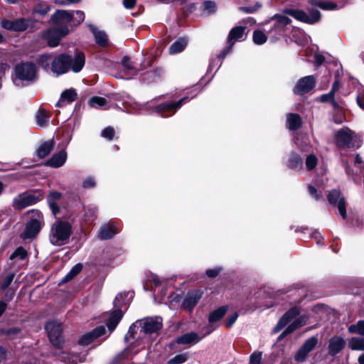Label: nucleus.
<instances>
[{
  "label": "nucleus",
  "mask_w": 364,
  "mask_h": 364,
  "mask_svg": "<svg viewBox=\"0 0 364 364\" xmlns=\"http://www.w3.org/2000/svg\"><path fill=\"white\" fill-rule=\"evenodd\" d=\"M85 62V57L82 53H78L74 58L66 54H59L53 58L51 55H43L39 59V63L46 69L49 68L51 64L50 70L56 75L66 73L70 69L78 73L83 68Z\"/></svg>",
  "instance_id": "obj_1"
},
{
  "label": "nucleus",
  "mask_w": 364,
  "mask_h": 364,
  "mask_svg": "<svg viewBox=\"0 0 364 364\" xmlns=\"http://www.w3.org/2000/svg\"><path fill=\"white\" fill-rule=\"evenodd\" d=\"M187 99L188 97H184L178 100L177 102H166L157 106H154L152 101L148 102L144 105H141L136 102L134 99L128 97L124 102V107L126 109H130L128 110V112H131V110L139 111L142 109H154L156 112L160 114L164 117H167L173 114L176 110L179 109L187 100Z\"/></svg>",
  "instance_id": "obj_2"
},
{
  "label": "nucleus",
  "mask_w": 364,
  "mask_h": 364,
  "mask_svg": "<svg viewBox=\"0 0 364 364\" xmlns=\"http://www.w3.org/2000/svg\"><path fill=\"white\" fill-rule=\"evenodd\" d=\"M141 329L140 333L144 334L141 341L137 340L136 343H133L130 347L126 349V357H129V354L133 355L137 353L140 349L145 347V342L148 340L147 334L157 332L162 327V318L160 316L151 317L144 319L140 322Z\"/></svg>",
  "instance_id": "obj_3"
},
{
  "label": "nucleus",
  "mask_w": 364,
  "mask_h": 364,
  "mask_svg": "<svg viewBox=\"0 0 364 364\" xmlns=\"http://www.w3.org/2000/svg\"><path fill=\"white\" fill-rule=\"evenodd\" d=\"M71 232L72 227L68 222L57 220L50 228L49 240L53 245L62 246L68 243Z\"/></svg>",
  "instance_id": "obj_4"
},
{
  "label": "nucleus",
  "mask_w": 364,
  "mask_h": 364,
  "mask_svg": "<svg viewBox=\"0 0 364 364\" xmlns=\"http://www.w3.org/2000/svg\"><path fill=\"white\" fill-rule=\"evenodd\" d=\"M26 214L28 215L29 220L21 234V237L24 240L32 239L38 235L44 226L43 216L41 211L36 209L28 210Z\"/></svg>",
  "instance_id": "obj_5"
},
{
  "label": "nucleus",
  "mask_w": 364,
  "mask_h": 364,
  "mask_svg": "<svg viewBox=\"0 0 364 364\" xmlns=\"http://www.w3.org/2000/svg\"><path fill=\"white\" fill-rule=\"evenodd\" d=\"M336 145L343 148L358 149L362 144L360 138L348 127H343L335 133Z\"/></svg>",
  "instance_id": "obj_6"
},
{
  "label": "nucleus",
  "mask_w": 364,
  "mask_h": 364,
  "mask_svg": "<svg viewBox=\"0 0 364 364\" xmlns=\"http://www.w3.org/2000/svg\"><path fill=\"white\" fill-rule=\"evenodd\" d=\"M15 82L17 81H33L36 77V67L32 63H21L14 69Z\"/></svg>",
  "instance_id": "obj_7"
},
{
  "label": "nucleus",
  "mask_w": 364,
  "mask_h": 364,
  "mask_svg": "<svg viewBox=\"0 0 364 364\" xmlns=\"http://www.w3.org/2000/svg\"><path fill=\"white\" fill-rule=\"evenodd\" d=\"M50 341L58 348L63 347L62 327L60 323L53 321L46 323L45 327Z\"/></svg>",
  "instance_id": "obj_8"
},
{
  "label": "nucleus",
  "mask_w": 364,
  "mask_h": 364,
  "mask_svg": "<svg viewBox=\"0 0 364 364\" xmlns=\"http://www.w3.org/2000/svg\"><path fill=\"white\" fill-rule=\"evenodd\" d=\"M286 13L300 21L309 24L317 23L321 19V13L318 10H311L309 14H306L301 10L289 9Z\"/></svg>",
  "instance_id": "obj_9"
},
{
  "label": "nucleus",
  "mask_w": 364,
  "mask_h": 364,
  "mask_svg": "<svg viewBox=\"0 0 364 364\" xmlns=\"http://www.w3.org/2000/svg\"><path fill=\"white\" fill-rule=\"evenodd\" d=\"M69 33L68 27L57 28L56 26L48 29L44 34L45 39L48 41L49 46L55 47L59 44L62 38Z\"/></svg>",
  "instance_id": "obj_10"
},
{
  "label": "nucleus",
  "mask_w": 364,
  "mask_h": 364,
  "mask_svg": "<svg viewBox=\"0 0 364 364\" xmlns=\"http://www.w3.org/2000/svg\"><path fill=\"white\" fill-rule=\"evenodd\" d=\"M328 202L337 206L339 213L343 218H346L347 213L346 210V200L337 190L331 191L328 194Z\"/></svg>",
  "instance_id": "obj_11"
},
{
  "label": "nucleus",
  "mask_w": 364,
  "mask_h": 364,
  "mask_svg": "<svg viewBox=\"0 0 364 364\" xmlns=\"http://www.w3.org/2000/svg\"><path fill=\"white\" fill-rule=\"evenodd\" d=\"M37 198L28 193H21L14 198L13 207L16 210H22L29 205L36 203Z\"/></svg>",
  "instance_id": "obj_12"
},
{
  "label": "nucleus",
  "mask_w": 364,
  "mask_h": 364,
  "mask_svg": "<svg viewBox=\"0 0 364 364\" xmlns=\"http://www.w3.org/2000/svg\"><path fill=\"white\" fill-rule=\"evenodd\" d=\"M315 85L314 76L309 75L301 78L296 83L294 92L296 95H303L313 89Z\"/></svg>",
  "instance_id": "obj_13"
},
{
  "label": "nucleus",
  "mask_w": 364,
  "mask_h": 364,
  "mask_svg": "<svg viewBox=\"0 0 364 364\" xmlns=\"http://www.w3.org/2000/svg\"><path fill=\"white\" fill-rule=\"evenodd\" d=\"M316 343L317 338L316 337H311L306 340L295 355V360L298 362H303L308 353L316 346Z\"/></svg>",
  "instance_id": "obj_14"
},
{
  "label": "nucleus",
  "mask_w": 364,
  "mask_h": 364,
  "mask_svg": "<svg viewBox=\"0 0 364 364\" xmlns=\"http://www.w3.org/2000/svg\"><path fill=\"white\" fill-rule=\"evenodd\" d=\"M202 294L203 292L200 290L188 293L183 301L182 307L188 311H191L198 303Z\"/></svg>",
  "instance_id": "obj_15"
},
{
  "label": "nucleus",
  "mask_w": 364,
  "mask_h": 364,
  "mask_svg": "<svg viewBox=\"0 0 364 364\" xmlns=\"http://www.w3.org/2000/svg\"><path fill=\"white\" fill-rule=\"evenodd\" d=\"M70 11L58 10L52 16V21L57 28L68 27L70 26Z\"/></svg>",
  "instance_id": "obj_16"
},
{
  "label": "nucleus",
  "mask_w": 364,
  "mask_h": 364,
  "mask_svg": "<svg viewBox=\"0 0 364 364\" xmlns=\"http://www.w3.org/2000/svg\"><path fill=\"white\" fill-rule=\"evenodd\" d=\"M3 28L10 31H23L26 30L28 26V23L26 20L20 18L14 21L3 20L1 21Z\"/></svg>",
  "instance_id": "obj_17"
},
{
  "label": "nucleus",
  "mask_w": 364,
  "mask_h": 364,
  "mask_svg": "<svg viewBox=\"0 0 364 364\" xmlns=\"http://www.w3.org/2000/svg\"><path fill=\"white\" fill-rule=\"evenodd\" d=\"M299 314V309L293 307L290 309L285 314L280 318L278 323L274 328V331L278 332L287 326L293 318H294Z\"/></svg>",
  "instance_id": "obj_18"
},
{
  "label": "nucleus",
  "mask_w": 364,
  "mask_h": 364,
  "mask_svg": "<svg viewBox=\"0 0 364 364\" xmlns=\"http://www.w3.org/2000/svg\"><path fill=\"white\" fill-rule=\"evenodd\" d=\"M226 311V306H220L210 314L209 322L211 324L206 328L204 336L210 334L215 329V327H213L212 324L222 318Z\"/></svg>",
  "instance_id": "obj_19"
},
{
  "label": "nucleus",
  "mask_w": 364,
  "mask_h": 364,
  "mask_svg": "<svg viewBox=\"0 0 364 364\" xmlns=\"http://www.w3.org/2000/svg\"><path fill=\"white\" fill-rule=\"evenodd\" d=\"M106 329L105 326H100L95 328L92 332L83 335L79 341L80 345L87 346L90 344L95 338L105 333Z\"/></svg>",
  "instance_id": "obj_20"
},
{
  "label": "nucleus",
  "mask_w": 364,
  "mask_h": 364,
  "mask_svg": "<svg viewBox=\"0 0 364 364\" xmlns=\"http://www.w3.org/2000/svg\"><path fill=\"white\" fill-rule=\"evenodd\" d=\"M346 341L340 336H333L329 340L328 350L331 355H335L345 347Z\"/></svg>",
  "instance_id": "obj_21"
},
{
  "label": "nucleus",
  "mask_w": 364,
  "mask_h": 364,
  "mask_svg": "<svg viewBox=\"0 0 364 364\" xmlns=\"http://www.w3.org/2000/svg\"><path fill=\"white\" fill-rule=\"evenodd\" d=\"M245 30V27L243 26H237L235 28H233L231 31L230 32L229 37H228V43H229V48L228 50L223 55V58H225L226 54L229 52V50L232 48L234 43L236 41L240 40L242 38L244 35V32Z\"/></svg>",
  "instance_id": "obj_22"
},
{
  "label": "nucleus",
  "mask_w": 364,
  "mask_h": 364,
  "mask_svg": "<svg viewBox=\"0 0 364 364\" xmlns=\"http://www.w3.org/2000/svg\"><path fill=\"white\" fill-rule=\"evenodd\" d=\"M118 232L119 228L117 225H104L99 231L98 237L100 240H108L112 238Z\"/></svg>",
  "instance_id": "obj_23"
},
{
  "label": "nucleus",
  "mask_w": 364,
  "mask_h": 364,
  "mask_svg": "<svg viewBox=\"0 0 364 364\" xmlns=\"http://www.w3.org/2000/svg\"><path fill=\"white\" fill-rule=\"evenodd\" d=\"M67 160V153L63 150L55 154L48 161L47 165L53 168H59L64 165Z\"/></svg>",
  "instance_id": "obj_24"
},
{
  "label": "nucleus",
  "mask_w": 364,
  "mask_h": 364,
  "mask_svg": "<svg viewBox=\"0 0 364 364\" xmlns=\"http://www.w3.org/2000/svg\"><path fill=\"white\" fill-rule=\"evenodd\" d=\"M77 97V94L74 89H68L65 90L60 96V100L57 102L58 107H62L66 104H70L74 102Z\"/></svg>",
  "instance_id": "obj_25"
},
{
  "label": "nucleus",
  "mask_w": 364,
  "mask_h": 364,
  "mask_svg": "<svg viewBox=\"0 0 364 364\" xmlns=\"http://www.w3.org/2000/svg\"><path fill=\"white\" fill-rule=\"evenodd\" d=\"M122 72L124 73L127 79L132 78L137 73L136 69L134 67L130 58L124 56L122 59Z\"/></svg>",
  "instance_id": "obj_26"
},
{
  "label": "nucleus",
  "mask_w": 364,
  "mask_h": 364,
  "mask_svg": "<svg viewBox=\"0 0 364 364\" xmlns=\"http://www.w3.org/2000/svg\"><path fill=\"white\" fill-rule=\"evenodd\" d=\"M205 337L204 335L203 338ZM202 337L195 332L183 334L177 338L176 342L179 344H195L201 340Z\"/></svg>",
  "instance_id": "obj_27"
},
{
  "label": "nucleus",
  "mask_w": 364,
  "mask_h": 364,
  "mask_svg": "<svg viewBox=\"0 0 364 364\" xmlns=\"http://www.w3.org/2000/svg\"><path fill=\"white\" fill-rule=\"evenodd\" d=\"M88 104L90 107L100 109H107L110 107V102L105 98L95 96L91 97Z\"/></svg>",
  "instance_id": "obj_28"
},
{
  "label": "nucleus",
  "mask_w": 364,
  "mask_h": 364,
  "mask_svg": "<svg viewBox=\"0 0 364 364\" xmlns=\"http://www.w3.org/2000/svg\"><path fill=\"white\" fill-rule=\"evenodd\" d=\"M54 146L51 140L42 143L36 151V154L39 159H43L47 156L53 150Z\"/></svg>",
  "instance_id": "obj_29"
},
{
  "label": "nucleus",
  "mask_w": 364,
  "mask_h": 364,
  "mask_svg": "<svg viewBox=\"0 0 364 364\" xmlns=\"http://www.w3.org/2000/svg\"><path fill=\"white\" fill-rule=\"evenodd\" d=\"M123 316L122 311L117 309L114 311L107 321V326L110 331H112L119 323Z\"/></svg>",
  "instance_id": "obj_30"
},
{
  "label": "nucleus",
  "mask_w": 364,
  "mask_h": 364,
  "mask_svg": "<svg viewBox=\"0 0 364 364\" xmlns=\"http://www.w3.org/2000/svg\"><path fill=\"white\" fill-rule=\"evenodd\" d=\"M272 19L276 21L273 28L278 33L283 31L284 26L291 22L289 18L283 15H275Z\"/></svg>",
  "instance_id": "obj_31"
},
{
  "label": "nucleus",
  "mask_w": 364,
  "mask_h": 364,
  "mask_svg": "<svg viewBox=\"0 0 364 364\" xmlns=\"http://www.w3.org/2000/svg\"><path fill=\"white\" fill-rule=\"evenodd\" d=\"M188 44V39L186 38H181L176 41L169 47L170 54H177L183 51Z\"/></svg>",
  "instance_id": "obj_32"
},
{
  "label": "nucleus",
  "mask_w": 364,
  "mask_h": 364,
  "mask_svg": "<svg viewBox=\"0 0 364 364\" xmlns=\"http://www.w3.org/2000/svg\"><path fill=\"white\" fill-rule=\"evenodd\" d=\"M60 198L61 193L58 191H52L48 196V203L54 214H56L59 212V208L55 202L60 200Z\"/></svg>",
  "instance_id": "obj_33"
},
{
  "label": "nucleus",
  "mask_w": 364,
  "mask_h": 364,
  "mask_svg": "<svg viewBox=\"0 0 364 364\" xmlns=\"http://www.w3.org/2000/svg\"><path fill=\"white\" fill-rule=\"evenodd\" d=\"M70 26H76L85 20V14L82 11H70Z\"/></svg>",
  "instance_id": "obj_34"
},
{
  "label": "nucleus",
  "mask_w": 364,
  "mask_h": 364,
  "mask_svg": "<svg viewBox=\"0 0 364 364\" xmlns=\"http://www.w3.org/2000/svg\"><path fill=\"white\" fill-rule=\"evenodd\" d=\"M309 3L313 6H316L326 11L336 10L340 8L336 4L329 1L309 0Z\"/></svg>",
  "instance_id": "obj_35"
},
{
  "label": "nucleus",
  "mask_w": 364,
  "mask_h": 364,
  "mask_svg": "<svg viewBox=\"0 0 364 364\" xmlns=\"http://www.w3.org/2000/svg\"><path fill=\"white\" fill-rule=\"evenodd\" d=\"M307 319L308 318L304 316H300L299 318H296L285 329V331L282 333V336H286L287 334L292 333L297 328L305 324Z\"/></svg>",
  "instance_id": "obj_36"
},
{
  "label": "nucleus",
  "mask_w": 364,
  "mask_h": 364,
  "mask_svg": "<svg viewBox=\"0 0 364 364\" xmlns=\"http://www.w3.org/2000/svg\"><path fill=\"white\" fill-rule=\"evenodd\" d=\"M36 123L41 127H45L49 122L50 114L45 109H39L36 115Z\"/></svg>",
  "instance_id": "obj_37"
},
{
  "label": "nucleus",
  "mask_w": 364,
  "mask_h": 364,
  "mask_svg": "<svg viewBox=\"0 0 364 364\" xmlns=\"http://www.w3.org/2000/svg\"><path fill=\"white\" fill-rule=\"evenodd\" d=\"M287 121L288 127L291 130L299 129L301 124V119L297 114H289L287 115Z\"/></svg>",
  "instance_id": "obj_38"
},
{
  "label": "nucleus",
  "mask_w": 364,
  "mask_h": 364,
  "mask_svg": "<svg viewBox=\"0 0 364 364\" xmlns=\"http://www.w3.org/2000/svg\"><path fill=\"white\" fill-rule=\"evenodd\" d=\"M348 346L353 350L364 351V338L353 337L348 341Z\"/></svg>",
  "instance_id": "obj_39"
},
{
  "label": "nucleus",
  "mask_w": 364,
  "mask_h": 364,
  "mask_svg": "<svg viewBox=\"0 0 364 364\" xmlns=\"http://www.w3.org/2000/svg\"><path fill=\"white\" fill-rule=\"evenodd\" d=\"M28 257L27 251L22 247H19L10 255L9 259L16 262L19 260H23Z\"/></svg>",
  "instance_id": "obj_40"
},
{
  "label": "nucleus",
  "mask_w": 364,
  "mask_h": 364,
  "mask_svg": "<svg viewBox=\"0 0 364 364\" xmlns=\"http://www.w3.org/2000/svg\"><path fill=\"white\" fill-rule=\"evenodd\" d=\"M14 277H15L14 272H11L6 275L2 276L1 281L0 283V288L3 291H6L9 287V286L14 281Z\"/></svg>",
  "instance_id": "obj_41"
},
{
  "label": "nucleus",
  "mask_w": 364,
  "mask_h": 364,
  "mask_svg": "<svg viewBox=\"0 0 364 364\" xmlns=\"http://www.w3.org/2000/svg\"><path fill=\"white\" fill-rule=\"evenodd\" d=\"M92 31L97 43L100 46H105L107 41V35L104 32L98 31L97 28H92Z\"/></svg>",
  "instance_id": "obj_42"
},
{
  "label": "nucleus",
  "mask_w": 364,
  "mask_h": 364,
  "mask_svg": "<svg viewBox=\"0 0 364 364\" xmlns=\"http://www.w3.org/2000/svg\"><path fill=\"white\" fill-rule=\"evenodd\" d=\"M253 42L257 45L264 44L267 40V36L262 31H255L252 36Z\"/></svg>",
  "instance_id": "obj_43"
},
{
  "label": "nucleus",
  "mask_w": 364,
  "mask_h": 364,
  "mask_svg": "<svg viewBox=\"0 0 364 364\" xmlns=\"http://www.w3.org/2000/svg\"><path fill=\"white\" fill-rule=\"evenodd\" d=\"M350 333H357L364 336V321H359L357 323L350 325L348 327Z\"/></svg>",
  "instance_id": "obj_44"
},
{
  "label": "nucleus",
  "mask_w": 364,
  "mask_h": 364,
  "mask_svg": "<svg viewBox=\"0 0 364 364\" xmlns=\"http://www.w3.org/2000/svg\"><path fill=\"white\" fill-rule=\"evenodd\" d=\"M302 166L301 158L296 154H292L289 160L288 166L291 168H300Z\"/></svg>",
  "instance_id": "obj_45"
},
{
  "label": "nucleus",
  "mask_w": 364,
  "mask_h": 364,
  "mask_svg": "<svg viewBox=\"0 0 364 364\" xmlns=\"http://www.w3.org/2000/svg\"><path fill=\"white\" fill-rule=\"evenodd\" d=\"M82 269V265L81 264H75L70 271L67 274V275L63 279V282H67L72 279L75 276L79 274Z\"/></svg>",
  "instance_id": "obj_46"
},
{
  "label": "nucleus",
  "mask_w": 364,
  "mask_h": 364,
  "mask_svg": "<svg viewBox=\"0 0 364 364\" xmlns=\"http://www.w3.org/2000/svg\"><path fill=\"white\" fill-rule=\"evenodd\" d=\"M334 94L333 92H329L327 94L322 95L319 99L322 102H331L334 107H338V103L334 100Z\"/></svg>",
  "instance_id": "obj_47"
},
{
  "label": "nucleus",
  "mask_w": 364,
  "mask_h": 364,
  "mask_svg": "<svg viewBox=\"0 0 364 364\" xmlns=\"http://www.w3.org/2000/svg\"><path fill=\"white\" fill-rule=\"evenodd\" d=\"M5 301L0 300V316H1L4 312L6 311L8 306V302L11 301L14 297V293L11 294H8V293L5 294L4 296Z\"/></svg>",
  "instance_id": "obj_48"
},
{
  "label": "nucleus",
  "mask_w": 364,
  "mask_h": 364,
  "mask_svg": "<svg viewBox=\"0 0 364 364\" xmlns=\"http://www.w3.org/2000/svg\"><path fill=\"white\" fill-rule=\"evenodd\" d=\"M63 358L66 364H77L82 360L80 356L77 354H65Z\"/></svg>",
  "instance_id": "obj_49"
},
{
  "label": "nucleus",
  "mask_w": 364,
  "mask_h": 364,
  "mask_svg": "<svg viewBox=\"0 0 364 364\" xmlns=\"http://www.w3.org/2000/svg\"><path fill=\"white\" fill-rule=\"evenodd\" d=\"M188 359V355L186 353L178 354L170 359L168 361V364H182L185 363Z\"/></svg>",
  "instance_id": "obj_50"
},
{
  "label": "nucleus",
  "mask_w": 364,
  "mask_h": 364,
  "mask_svg": "<svg viewBox=\"0 0 364 364\" xmlns=\"http://www.w3.org/2000/svg\"><path fill=\"white\" fill-rule=\"evenodd\" d=\"M318 163L316 156L314 154H309L306 159V167L308 170H312L316 167Z\"/></svg>",
  "instance_id": "obj_51"
},
{
  "label": "nucleus",
  "mask_w": 364,
  "mask_h": 364,
  "mask_svg": "<svg viewBox=\"0 0 364 364\" xmlns=\"http://www.w3.org/2000/svg\"><path fill=\"white\" fill-rule=\"evenodd\" d=\"M95 185V180L91 176L85 178L82 181V187L85 189L94 188Z\"/></svg>",
  "instance_id": "obj_52"
},
{
  "label": "nucleus",
  "mask_w": 364,
  "mask_h": 364,
  "mask_svg": "<svg viewBox=\"0 0 364 364\" xmlns=\"http://www.w3.org/2000/svg\"><path fill=\"white\" fill-rule=\"evenodd\" d=\"M262 355L261 352L253 353L250 358V364H261Z\"/></svg>",
  "instance_id": "obj_53"
},
{
  "label": "nucleus",
  "mask_w": 364,
  "mask_h": 364,
  "mask_svg": "<svg viewBox=\"0 0 364 364\" xmlns=\"http://www.w3.org/2000/svg\"><path fill=\"white\" fill-rule=\"evenodd\" d=\"M129 293H119L118 294L114 300V304L115 307H120L124 304V298L128 296Z\"/></svg>",
  "instance_id": "obj_54"
},
{
  "label": "nucleus",
  "mask_w": 364,
  "mask_h": 364,
  "mask_svg": "<svg viewBox=\"0 0 364 364\" xmlns=\"http://www.w3.org/2000/svg\"><path fill=\"white\" fill-rule=\"evenodd\" d=\"M114 134V130L112 127H108L104 129L102 132V136L111 140Z\"/></svg>",
  "instance_id": "obj_55"
},
{
  "label": "nucleus",
  "mask_w": 364,
  "mask_h": 364,
  "mask_svg": "<svg viewBox=\"0 0 364 364\" xmlns=\"http://www.w3.org/2000/svg\"><path fill=\"white\" fill-rule=\"evenodd\" d=\"M137 328L136 323H133L130 326L129 331L124 336V340L129 342L132 338H134V333H136L135 329Z\"/></svg>",
  "instance_id": "obj_56"
},
{
  "label": "nucleus",
  "mask_w": 364,
  "mask_h": 364,
  "mask_svg": "<svg viewBox=\"0 0 364 364\" xmlns=\"http://www.w3.org/2000/svg\"><path fill=\"white\" fill-rule=\"evenodd\" d=\"M204 10L208 14L213 13L215 10V4L213 1H205L203 4Z\"/></svg>",
  "instance_id": "obj_57"
},
{
  "label": "nucleus",
  "mask_w": 364,
  "mask_h": 364,
  "mask_svg": "<svg viewBox=\"0 0 364 364\" xmlns=\"http://www.w3.org/2000/svg\"><path fill=\"white\" fill-rule=\"evenodd\" d=\"M221 269H222L220 267H217L215 269H208L206 270L205 273L208 277L214 278L219 274V273L221 272Z\"/></svg>",
  "instance_id": "obj_58"
},
{
  "label": "nucleus",
  "mask_w": 364,
  "mask_h": 364,
  "mask_svg": "<svg viewBox=\"0 0 364 364\" xmlns=\"http://www.w3.org/2000/svg\"><path fill=\"white\" fill-rule=\"evenodd\" d=\"M148 280H149L150 282H151V284L153 285V286L151 287V290L154 289V288H156V287H158V286H159V284H160V279H159V277L157 275H156V274H152L149 277Z\"/></svg>",
  "instance_id": "obj_59"
},
{
  "label": "nucleus",
  "mask_w": 364,
  "mask_h": 364,
  "mask_svg": "<svg viewBox=\"0 0 364 364\" xmlns=\"http://www.w3.org/2000/svg\"><path fill=\"white\" fill-rule=\"evenodd\" d=\"M316 240V243L319 245H323V237L322 235H321V234L318 232H314L312 233V235H311Z\"/></svg>",
  "instance_id": "obj_60"
},
{
  "label": "nucleus",
  "mask_w": 364,
  "mask_h": 364,
  "mask_svg": "<svg viewBox=\"0 0 364 364\" xmlns=\"http://www.w3.org/2000/svg\"><path fill=\"white\" fill-rule=\"evenodd\" d=\"M238 317V315L237 313L233 314L232 316H230L226 321V326L230 328L231 327L233 323L236 321L237 318Z\"/></svg>",
  "instance_id": "obj_61"
},
{
  "label": "nucleus",
  "mask_w": 364,
  "mask_h": 364,
  "mask_svg": "<svg viewBox=\"0 0 364 364\" xmlns=\"http://www.w3.org/2000/svg\"><path fill=\"white\" fill-rule=\"evenodd\" d=\"M309 194L314 197L316 200L320 198V196L317 193V190L311 185L308 186Z\"/></svg>",
  "instance_id": "obj_62"
},
{
  "label": "nucleus",
  "mask_w": 364,
  "mask_h": 364,
  "mask_svg": "<svg viewBox=\"0 0 364 364\" xmlns=\"http://www.w3.org/2000/svg\"><path fill=\"white\" fill-rule=\"evenodd\" d=\"M136 0H123V5L125 8L131 9L134 7Z\"/></svg>",
  "instance_id": "obj_63"
},
{
  "label": "nucleus",
  "mask_w": 364,
  "mask_h": 364,
  "mask_svg": "<svg viewBox=\"0 0 364 364\" xmlns=\"http://www.w3.org/2000/svg\"><path fill=\"white\" fill-rule=\"evenodd\" d=\"M355 165H358V168L364 169V161H362L359 154H356L355 156Z\"/></svg>",
  "instance_id": "obj_64"
}]
</instances>
